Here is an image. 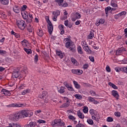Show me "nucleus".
<instances>
[{"mask_svg": "<svg viewBox=\"0 0 127 127\" xmlns=\"http://www.w3.org/2000/svg\"><path fill=\"white\" fill-rule=\"evenodd\" d=\"M20 119H24V118H30L33 116V113L28 110H22L21 112H18Z\"/></svg>", "mask_w": 127, "mask_h": 127, "instance_id": "f257e3e1", "label": "nucleus"}, {"mask_svg": "<svg viewBox=\"0 0 127 127\" xmlns=\"http://www.w3.org/2000/svg\"><path fill=\"white\" fill-rule=\"evenodd\" d=\"M51 126L52 127H62L65 126V123L61 119H55L51 122Z\"/></svg>", "mask_w": 127, "mask_h": 127, "instance_id": "f03ea898", "label": "nucleus"}, {"mask_svg": "<svg viewBox=\"0 0 127 127\" xmlns=\"http://www.w3.org/2000/svg\"><path fill=\"white\" fill-rule=\"evenodd\" d=\"M16 23L17 26H18V28L21 29V30H24V29H25L26 23L23 20H17Z\"/></svg>", "mask_w": 127, "mask_h": 127, "instance_id": "7ed1b4c3", "label": "nucleus"}, {"mask_svg": "<svg viewBox=\"0 0 127 127\" xmlns=\"http://www.w3.org/2000/svg\"><path fill=\"white\" fill-rule=\"evenodd\" d=\"M7 108H22L23 104L12 103L7 105Z\"/></svg>", "mask_w": 127, "mask_h": 127, "instance_id": "20e7f679", "label": "nucleus"}, {"mask_svg": "<svg viewBox=\"0 0 127 127\" xmlns=\"http://www.w3.org/2000/svg\"><path fill=\"white\" fill-rule=\"evenodd\" d=\"M10 119L11 120V121H13L14 122H17L18 119H20L19 113H15L14 115H12L11 116H10Z\"/></svg>", "mask_w": 127, "mask_h": 127, "instance_id": "39448f33", "label": "nucleus"}, {"mask_svg": "<svg viewBox=\"0 0 127 127\" xmlns=\"http://www.w3.org/2000/svg\"><path fill=\"white\" fill-rule=\"evenodd\" d=\"M47 23H48V30L49 31V33L50 34H52L53 31V26L52 25V23H51V21H50L49 19L48 20V21H47Z\"/></svg>", "mask_w": 127, "mask_h": 127, "instance_id": "423d86ee", "label": "nucleus"}, {"mask_svg": "<svg viewBox=\"0 0 127 127\" xmlns=\"http://www.w3.org/2000/svg\"><path fill=\"white\" fill-rule=\"evenodd\" d=\"M53 20L54 21H57V17L60 15V10H57L53 12Z\"/></svg>", "mask_w": 127, "mask_h": 127, "instance_id": "0eeeda50", "label": "nucleus"}, {"mask_svg": "<svg viewBox=\"0 0 127 127\" xmlns=\"http://www.w3.org/2000/svg\"><path fill=\"white\" fill-rule=\"evenodd\" d=\"M65 41L66 42L65 43V47L66 48H69V47H71L70 46H73V45H74L73 42L69 38L65 39Z\"/></svg>", "mask_w": 127, "mask_h": 127, "instance_id": "6e6552de", "label": "nucleus"}, {"mask_svg": "<svg viewBox=\"0 0 127 127\" xmlns=\"http://www.w3.org/2000/svg\"><path fill=\"white\" fill-rule=\"evenodd\" d=\"M36 126H37V123L34 121L31 122L29 124L27 123V124L25 125V127H35Z\"/></svg>", "mask_w": 127, "mask_h": 127, "instance_id": "1a4fd4ad", "label": "nucleus"}, {"mask_svg": "<svg viewBox=\"0 0 127 127\" xmlns=\"http://www.w3.org/2000/svg\"><path fill=\"white\" fill-rule=\"evenodd\" d=\"M71 72L73 74H77V75H81V74H83V70H81L79 69H73L71 70Z\"/></svg>", "mask_w": 127, "mask_h": 127, "instance_id": "9d476101", "label": "nucleus"}, {"mask_svg": "<svg viewBox=\"0 0 127 127\" xmlns=\"http://www.w3.org/2000/svg\"><path fill=\"white\" fill-rule=\"evenodd\" d=\"M45 97H48V93L46 91H43L42 93L39 95V97L40 98V99H44Z\"/></svg>", "mask_w": 127, "mask_h": 127, "instance_id": "9b49d317", "label": "nucleus"}, {"mask_svg": "<svg viewBox=\"0 0 127 127\" xmlns=\"http://www.w3.org/2000/svg\"><path fill=\"white\" fill-rule=\"evenodd\" d=\"M125 51H126V49L119 48L116 51V55H121V53H123Z\"/></svg>", "mask_w": 127, "mask_h": 127, "instance_id": "f8f14e48", "label": "nucleus"}, {"mask_svg": "<svg viewBox=\"0 0 127 127\" xmlns=\"http://www.w3.org/2000/svg\"><path fill=\"white\" fill-rule=\"evenodd\" d=\"M21 13L24 19H26L28 17V13L25 11H21Z\"/></svg>", "mask_w": 127, "mask_h": 127, "instance_id": "ddd939ff", "label": "nucleus"}, {"mask_svg": "<svg viewBox=\"0 0 127 127\" xmlns=\"http://www.w3.org/2000/svg\"><path fill=\"white\" fill-rule=\"evenodd\" d=\"M13 10L16 13H19L20 12V8L17 5H15L13 7Z\"/></svg>", "mask_w": 127, "mask_h": 127, "instance_id": "4468645a", "label": "nucleus"}, {"mask_svg": "<svg viewBox=\"0 0 127 127\" xmlns=\"http://www.w3.org/2000/svg\"><path fill=\"white\" fill-rule=\"evenodd\" d=\"M70 106V102H66L64 103L63 105H62L60 108V109H62L63 108H68V107Z\"/></svg>", "mask_w": 127, "mask_h": 127, "instance_id": "2eb2a0df", "label": "nucleus"}, {"mask_svg": "<svg viewBox=\"0 0 127 127\" xmlns=\"http://www.w3.org/2000/svg\"><path fill=\"white\" fill-rule=\"evenodd\" d=\"M1 94H2V95H5V96H8V95H10L9 91L5 89H2L1 90Z\"/></svg>", "mask_w": 127, "mask_h": 127, "instance_id": "dca6fc26", "label": "nucleus"}, {"mask_svg": "<svg viewBox=\"0 0 127 127\" xmlns=\"http://www.w3.org/2000/svg\"><path fill=\"white\" fill-rule=\"evenodd\" d=\"M64 25L62 24H60L59 25V28L61 31V34H62V35H63V34H64V32H65V30H64Z\"/></svg>", "mask_w": 127, "mask_h": 127, "instance_id": "f3484780", "label": "nucleus"}, {"mask_svg": "<svg viewBox=\"0 0 127 127\" xmlns=\"http://www.w3.org/2000/svg\"><path fill=\"white\" fill-rule=\"evenodd\" d=\"M88 100L91 103H93V104H98V102L97 101H96V100H95V99L91 96L88 97Z\"/></svg>", "mask_w": 127, "mask_h": 127, "instance_id": "a211bd4d", "label": "nucleus"}, {"mask_svg": "<svg viewBox=\"0 0 127 127\" xmlns=\"http://www.w3.org/2000/svg\"><path fill=\"white\" fill-rule=\"evenodd\" d=\"M65 87L61 86L60 88H58V91L60 94H63L65 93Z\"/></svg>", "mask_w": 127, "mask_h": 127, "instance_id": "6ab92c4d", "label": "nucleus"}, {"mask_svg": "<svg viewBox=\"0 0 127 127\" xmlns=\"http://www.w3.org/2000/svg\"><path fill=\"white\" fill-rule=\"evenodd\" d=\"M19 72H18V71H13V72L12 74V76L13 77V78H18V77H19Z\"/></svg>", "mask_w": 127, "mask_h": 127, "instance_id": "aec40b11", "label": "nucleus"}, {"mask_svg": "<svg viewBox=\"0 0 127 127\" xmlns=\"http://www.w3.org/2000/svg\"><path fill=\"white\" fill-rule=\"evenodd\" d=\"M83 48L85 50V51H86V52H87L88 53V54H91V53H92V50L90 49V48H89V46L88 45L83 47Z\"/></svg>", "mask_w": 127, "mask_h": 127, "instance_id": "412c9836", "label": "nucleus"}, {"mask_svg": "<svg viewBox=\"0 0 127 127\" xmlns=\"http://www.w3.org/2000/svg\"><path fill=\"white\" fill-rule=\"evenodd\" d=\"M95 32V31L92 30L90 32L89 35L88 36V39H93L94 38V36H95V34L94 33Z\"/></svg>", "mask_w": 127, "mask_h": 127, "instance_id": "4be33fe9", "label": "nucleus"}, {"mask_svg": "<svg viewBox=\"0 0 127 127\" xmlns=\"http://www.w3.org/2000/svg\"><path fill=\"white\" fill-rule=\"evenodd\" d=\"M111 5L113 7H118V2L116 0H112L111 1Z\"/></svg>", "mask_w": 127, "mask_h": 127, "instance_id": "5701e85b", "label": "nucleus"}, {"mask_svg": "<svg viewBox=\"0 0 127 127\" xmlns=\"http://www.w3.org/2000/svg\"><path fill=\"white\" fill-rule=\"evenodd\" d=\"M73 84L74 85V87H75V88H76V89H77V90L81 89V85H80V84H79L77 81L74 80L73 81Z\"/></svg>", "mask_w": 127, "mask_h": 127, "instance_id": "b1692460", "label": "nucleus"}, {"mask_svg": "<svg viewBox=\"0 0 127 127\" xmlns=\"http://www.w3.org/2000/svg\"><path fill=\"white\" fill-rule=\"evenodd\" d=\"M56 54L58 55V56H59V57H60L61 59L63 58L64 54L62 53V52L56 51Z\"/></svg>", "mask_w": 127, "mask_h": 127, "instance_id": "393cba45", "label": "nucleus"}, {"mask_svg": "<svg viewBox=\"0 0 127 127\" xmlns=\"http://www.w3.org/2000/svg\"><path fill=\"white\" fill-rule=\"evenodd\" d=\"M112 94L113 96L115 97V98H116V99H118V98H119V93L116 90H113L112 91Z\"/></svg>", "mask_w": 127, "mask_h": 127, "instance_id": "a878e982", "label": "nucleus"}, {"mask_svg": "<svg viewBox=\"0 0 127 127\" xmlns=\"http://www.w3.org/2000/svg\"><path fill=\"white\" fill-rule=\"evenodd\" d=\"M71 61L72 64H73V65H74L75 66H78V62H77V60H76V59H75V58L72 57L71 58Z\"/></svg>", "mask_w": 127, "mask_h": 127, "instance_id": "bb28decb", "label": "nucleus"}, {"mask_svg": "<svg viewBox=\"0 0 127 127\" xmlns=\"http://www.w3.org/2000/svg\"><path fill=\"white\" fill-rule=\"evenodd\" d=\"M77 116L80 119H84V118H85V116L83 113H81V111L80 110H78L77 112Z\"/></svg>", "mask_w": 127, "mask_h": 127, "instance_id": "cd10ccee", "label": "nucleus"}, {"mask_svg": "<svg viewBox=\"0 0 127 127\" xmlns=\"http://www.w3.org/2000/svg\"><path fill=\"white\" fill-rule=\"evenodd\" d=\"M0 2L2 4L6 5L9 2V0H0Z\"/></svg>", "mask_w": 127, "mask_h": 127, "instance_id": "c85d7f7f", "label": "nucleus"}, {"mask_svg": "<svg viewBox=\"0 0 127 127\" xmlns=\"http://www.w3.org/2000/svg\"><path fill=\"white\" fill-rule=\"evenodd\" d=\"M37 33V35L39 36H40L41 37H42V36H43V31H42V30H40V29L38 30Z\"/></svg>", "mask_w": 127, "mask_h": 127, "instance_id": "c756f323", "label": "nucleus"}, {"mask_svg": "<svg viewBox=\"0 0 127 127\" xmlns=\"http://www.w3.org/2000/svg\"><path fill=\"white\" fill-rule=\"evenodd\" d=\"M64 1V0H56V2H57L59 6H62V4H63Z\"/></svg>", "mask_w": 127, "mask_h": 127, "instance_id": "7c9ffc66", "label": "nucleus"}, {"mask_svg": "<svg viewBox=\"0 0 127 127\" xmlns=\"http://www.w3.org/2000/svg\"><path fill=\"white\" fill-rule=\"evenodd\" d=\"M109 85L111 86L113 89H115V90H118V86H117L115 84L112 82H109Z\"/></svg>", "mask_w": 127, "mask_h": 127, "instance_id": "2f4dec72", "label": "nucleus"}, {"mask_svg": "<svg viewBox=\"0 0 127 127\" xmlns=\"http://www.w3.org/2000/svg\"><path fill=\"white\" fill-rule=\"evenodd\" d=\"M109 10H111V6H108L105 8L106 16H109Z\"/></svg>", "mask_w": 127, "mask_h": 127, "instance_id": "473e14b6", "label": "nucleus"}, {"mask_svg": "<svg viewBox=\"0 0 127 127\" xmlns=\"http://www.w3.org/2000/svg\"><path fill=\"white\" fill-rule=\"evenodd\" d=\"M30 92V89H25L21 92V94L23 95H26V94H28V93H29Z\"/></svg>", "mask_w": 127, "mask_h": 127, "instance_id": "72a5a7b5", "label": "nucleus"}, {"mask_svg": "<svg viewBox=\"0 0 127 127\" xmlns=\"http://www.w3.org/2000/svg\"><path fill=\"white\" fill-rule=\"evenodd\" d=\"M115 70L118 73H120V72H123V67H116L115 68Z\"/></svg>", "mask_w": 127, "mask_h": 127, "instance_id": "f704fd0d", "label": "nucleus"}, {"mask_svg": "<svg viewBox=\"0 0 127 127\" xmlns=\"http://www.w3.org/2000/svg\"><path fill=\"white\" fill-rule=\"evenodd\" d=\"M24 50L25 52L27 53V54H31L32 53V51L31 49L24 48Z\"/></svg>", "mask_w": 127, "mask_h": 127, "instance_id": "c9c22d12", "label": "nucleus"}, {"mask_svg": "<svg viewBox=\"0 0 127 127\" xmlns=\"http://www.w3.org/2000/svg\"><path fill=\"white\" fill-rule=\"evenodd\" d=\"M77 51L79 54H83V51H82V48H81V46H79L77 47Z\"/></svg>", "mask_w": 127, "mask_h": 127, "instance_id": "e433bc0d", "label": "nucleus"}, {"mask_svg": "<svg viewBox=\"0 0 127 127\" xmlns=\"http://www.w3.org/2000/svg\"><path fill=\"white\" fill-rule=\"evenodd\" d=\"M74 97H75L76 99H78V100H81L82 99V98H83V97H82V95L80 94H75L74 95Z\"/></svg>", "mask_w": 127, "mask_h": 127, "instance_id": "4c0bfd02", "label": "nucleus"}, {"mask_svg": "<svg viewBox=\"0 0 127 127\" xmlns=\"http://www.w3.org/2000/svg\"><path fill=\"white\" fill-rule=\"evenodd\" d=\"M75 17L77 19H79L81 18V14L79 13L78 12H76L75 15Z\"/></svg>", "mask_w": 127, "mask_h": 127, "instance_id": "58836bf2", "label": "nucleus"}, {"mask_svg": "<svg viewBox=\"0 0 127 127\" xmlns=\"http://www.w3.org/2000/svg\"><path fill=\"white\" fill-rule=\"evenodd\" d=\"M89 111V109H88V107L84 106V108L83 109V112L84 113V114H87Z\"/></svg>", "mask_w": 127, "mask_h": 127, "instance_id": "ea45409f", "label": "nucleus"}, {"mask_svg": "<svg viewBox=\"0 0 127 127\" xmlns=\"http://www.w3.org/2000/svg\"><path fill=\"white\" fill-rule=\"evenodd\" d=\"M26 8H27V6L25 4L23 5L21 8V11H25Z\"/></svg>", "mask_w": 127, "mask_h": 127, "instance_id": "a19ab883", "label": "nucleus"}, {"mask_svg": "<svg viewBox=\"0 0 127 127\" xmlns=\"http://www.w3.org/2000/svg\"><path fill=\"white\" fill-rule=\"evenodd\" d=\"M114 115L115 117H117V118H121V113L119 112H115L114 113Z\"/></svg>", "mask_w": 127, "mask_h": 127, "instance_id": "79ce46f5", "label": "nucleus"}, {"mask_svg": "<svg viewBox=\"0 0 127 127\" xmlns=\"http://www.w3.org/2000/svg\"><path fill=\"white\" fill-rule=\"evenodd\" d=\"M126 13V11H122L119 13L118 15H115V16H122V15H125Z\"/></svg>", "mask_w": 127, "mask_h": 127, "instance_id": "37998d69", "label": "nucleus"}, {"mask_svg": "<svg viewBox=\"0 0 127 127\" xmlns=\"http://www.w3.org/2000/svg\"><path fill=\"white\" fill-rule=\"evenodd\" d=\"M87 123H88L89 125H91V126H93V125H94V122L91 119L87 120Z\"/></svg>", "mask_w": 127, "mask_h": 127, "instance_id": "c03bdc74", "label": "nucleus"}, {"mask_svg": "<svg viewBox=\"0 0 127 127\" xmlns=\"http://www.w3.org/2000/svg\"><path fill=\"white\" fill-rule=\"evenodd\" d=\"M68 48H69L70 51H72V52H75L76 51V49L75 48V46H74V45H73L72 47H70Z\"/></svg>", "mask_w": 127, "mask_h": 127, "instance_id": "a18cd8bd", "label": "nucleus"}, {"mask_svg": "<svg viewBox=\"0 0 127 127\" xmlns=\"http://www.w3.org/2000/svg\"><path fill=\"white\" fill-rule=\"evenodd\" d=\"M24 87H25V84L22 83L19 86V90H22V89H24Z\"/></svg>", "mask_w": 127, "mask_h": 127, "instance_id": "49530a36", "label": "nucleus"}, {"mask_svg": "<svg viewBox=\"0 0 127 127\" xmlns=\"http://www.w3.org/2000/svg\"><path fill=\"white\" fill-rule=\"evenodd\" d=\"M107 122H108L109 123L114 122V119L111 117H108L107 119Z\"/></svg>", "mask_w": 127, "mask_h": 127, "instance_id": "de8ad7c7", "label": "nucleus"}, {"mask_svg": "<svg viewBox=\"0 0 127 127\" xmlns=\"http://www.w3.org/2000/svg\"><path fill=\"white\" fill-rule=\"evenodd\" d=\"M81 45L82 47H85V46H86L88 45H87V42H86L85 41H82L81 42Z\"/></svg>", "mask_w": 127, "mask_h": 127, "instance_id": "09e8293b", "label": "nucleus"}, {"mask_svg": "<svg viewBox=\"0 0 127 127\" xmlns=\"http://www.w3.org/2000/svg\"><path fill=\"white\" fill-rule=\"evenodd\" d=\"M22 45H27V44L28 43V41H27V40H24L23 41H22Z\"/></svg>", "mask_w": 127, "mask_h": 127, "instance_id": "8fccbe9b", "label": "nucleus"}, {"mask_svg": "<svg viewBox=\"0 0 127 127\" xmlns=\"http://www.w3.org/2000/svg\"><path fill=\"white\" fill-rule=\"evenodd\" d=\"M68 119L69 120H71L72 121H75V120H76V118L74 116H73L72 115H69L68 116Z\"/></svg>", "mask_w": 127, "mask_h": 127, "instance_id": "3c124183", "label": "nucleus"}, {"mask_svg": "<svg viewBox=\"0 0 127 127\" xmlns=\"http://www.w3.org/2000/svg\"><path fill=\"white\" fill-rule=\"evenodd\" d=\"M39 124H46V121L42 120H39L37 121Z\"/></svg>", "mask_w": 127, "mask_h": 127, "instance_id": "603ef678", "label": "nucleus"}, {"mask_svg": "<svg viewBox=\"0 0 127 127\" xmlns=\"http://www.w3.org/2000/svg\"><path fill=\"white\" fill-rule=\"evenodd\" d=\"M34 61L36 63H37V61H38V55H37V54L34 57Z\"/></svg>", "mask_w": 127, "mask_h": 127, "instance_id": "864d4df0", "label": "nucleus"}, {"mask_svg": "<svg viewBox=\"0 0 127 127\" xmlns=\"http://www.w3.org/2000/svg\"><path fill=\"white\" fill-rule=\"evenodd\" d=\"M6 54V52L5 51L0 50V54H1V55H3L4 54Z\"/></svg>", "mask_w": 127, "mask_h": 127, "instance_id": "5fc2aeb1", "label": "nucleus"}, {"mask_svg": "<svg viewBox=\"0 0 127 127\" xmlns=\"http://www.w3.org/2000/svg\"><path fill=\"white\" fill-rule=\"evenodd\" d=\"M27 30L29 32H32L33 31V29H32V27H28Z\"/></svg>", "mask_w": 127, "mask_h": 127, "instance_id": "6e6d98bb", "label": "nucleus"}, {"mask_svg": "<svg viewBox=\"0 0 127 127\" xmlns=\"http://www.w3.org/2000/svg\"><path fill=\"white\" fill-rule=\"evenodd\" d=\"M89 68V64H85L83 65V69H88Z\"/></svg>", "mask_w": 127, "mask_h": 127, "instance_id": "4d7b16f0", "label": "nucleus"}, {"mask_svg": "<svg viewBox=\"0 0 127 127\" xmlns=\"http://www.w3.org/2000/svg\"><path fill=\"white\" fill-rule=\"evenodd\" d=\"M90 94H91V96H96V92H95V91H93V90H91L90 91Z\"/></svg>", "mask_w": 127, "mask_h": 127, "instance_id": "13d9d810", "label": "nucleus"}, {"mask_svg": "<svg viewBox=\"0 0 127 127\" xmlns=\"http://www.w3.org/2000/svg\"><path fill=\"white\" fill-rule=\"evenodd\" d=\"M64 24L65 26H68L69 25V21H68V20L64 21Z\"/></svg>", "mask_w": 127, "mask_h": 127, "instance_id": "bf43d9fd", "label": "nucleus"}, {"mask_svg": "<svg viewBox=\"0 0 127 127\" xmlns=\"http://www.w3.org/2000/svg\"><path fill=\"white\" fill-rule=\"evenodd\" d=\"M92 120H94L96 122H98V121H99V119H98V118L96 117L95 116H92Z\"/></svg>", "mask_w": 127, "mask_h": 127, "instance_id": "052dcab7", "label": "nucleus"}, {"mask_svg": "<svg viewBox=\"0 0 127 127\" xmlns=\"http://www.w3.org/2000/svg\"><path fill=\"white\" fill-rule=\"evenodd\" d=\"M106 71L109 72H111V68L110 67V66L107 65Z\"/></svg>", "mask_w": 127, "mask_h": 127, "instance_id": "680f3d73", "label": "nucleus"}, {"mask_svg": "<svg viewBox=\"0 0 127 127\" xmlns=\"http://www.w3.org/2000/svg\"><path fill=\"white\" fill-rule=\"evenodd\" d=\"M89 113L91 115H95V110H94L93 109H91L89 111Z\"/></svg>", "mask_w": 127, "mask_h": 127, "instance_id": "e2e57ef3", "label": "nucleus"}, {"mask_svg": "<svg viewBox=\"0 0 127 127\" xmlns=\"http://www.w3.org/2000/svg\"><path fill=\"white\" fill-rule=\"evenodd\" d=\"M89 59L90 60V61H91V62H95V58H94V57H89Z\"/></svg>", "mask_w": 127, "mask_h": 127, "instance_id": "0e129e2a", "label": "nucleus"}, {"mask_svg": "<svg viewBox=\"0 0 127 127\" xmlns=\"http://www.w3.org/2000/svg\"><path fill=\"white\" fill-rule=\"evenodd\" d=\"M68 91H71V92H74L75 90L72 87V86H70L69 88H68Z\"/></svg>", "mask_w": 127, "mask_h": 127, "instance_id": "69168bd1", "label": "nucleus"}, {"mask_svg": "<svg viewBox=\"0 0 127 127\" xmlns=\"http://www.w3.org/2000/svg\"><path fill=\"white\" fill-rule=\"evenodd\" d=\"M68 4L67 3V2H65L64 4H62L63 7H67V6H68Z\"/></svg>", "mask_w": 127, "mask_h": 127, "instance_id": "338daca9", "label": "nucleus"}, {"mask_svg": "<svg viewBox=\"0 0 127 127\" xmlns=\"http://www.w3.org/2000/svg\"><path fill=\"white\" fill-rule=\"evenodd\" d=\"M84 127V125L81 124H78L76 125V127Z\"/></svg>", "mask_w": 127, "mask_h": 127, "instance_id": "774afa93", "label": "nucleus"}]
</instances>
